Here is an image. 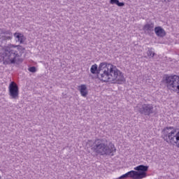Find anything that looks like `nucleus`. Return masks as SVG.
Instances as JSON below:
<instances>
[{"mask_svg": "<svg viewBox=\"0 0 179 179\" xmlns=\"http://www.w3.org/2000/svg\"><path fill=\"white\" fill-rule=\"evenodd\" d=\"M90 72L96 75L98 79L102 82H111L117 85H122L125 82L124 73L110 63L101 62L99 67L95 64L91 66Z\"/></svg>", "mask_w": 179, "mask_h": 179, "instance_id": "nucleus-1", "label": "nucleus"}, {"mask_svg": "<svg viewBox=\"0 0 179 179\" xmlns=\"http://www.w3.org/2000/svg\"><path fill=\"white\" fill-rule=\"evenodd\" d=\"M166 0H164V1L166 2ZM167 2H171V0H167Z\"/></svg>", "mask_w": 179, "mask_h": 179, "instance_id": "nucleus-16", "label": "nucleus"}, {"mask_svg": "<svg viewBox=\"0 0 179 179\" xmlns=\"http://www.w3.org/2000/svg\"><path fill=\"white\" fill-rule=\"evenodd\" d=\"M0 34H5V36L0 38V41H1L3 44H6V42L9 41V40H12V37H13L12 32L9 30L6 31L5 29L0 28Z\"/></svg>", "mask_w": 179, "mask_h": 179, "instance_id": "nucleus-8", "label": "nucleus"}, {"mask_svg": "<svg viewBox=\"0 0 179 179\" xmlns=\"http://www.w3.org/2000/svg\"><path fill=\"white\" fill-rule=\"evenodd\" d=\"M162 83L169 90L179 93V76L177 75L165 74L162 76Z\"/></svg>", "mask_w": 179, "mask_h": 179, "instance_id": "nucleus-5", "label": "nucleus"}, {"mask_svg": "<svg viewBox=\"0 0 179 179\" xmlns=\"http://www.w3.org/2000/svg\"><path fill=\"white\" fill-rule=\"evenodd\" d=\"M154 30L157 37H161V38L166 37V34H167L164 29H163V27H156Z\"/></svg>", "mask_w": 179, "mask_h": 179, "instance_id": "nucleus-10", "label": "nucleus"}, {"mask_svg": "<svg viewBox=\"0 0 179 179\" xmlns=\"http://www.w3.org/2000/svg\"><path fill=\"white\" fill-rule=\"evenodd\" d=\"M28 71L32 73H35V72H37V68L36 66H31L28 69Z\"/></svg>", "mask_w": 179, "mask_h": 179, "instance_id": "nucleus-15", "label": "nucleus"}, {"mask_svg": "<svg viewBox=\"0 0 179 179\" xmlns=\"http://www.w3.org/2000/svg\"><path fill=\"white\" fill-rule=\"evenodd\" d=\"M110 3H111V5H117L120 7L125 6V3L120 2V0H110Z\"/></svg>", "mask_w": 179, "mask_h": 179, "instance_id": "nucleus-12", "label": "nucleus"}, {"mask_svg": "<svg viewBox=\"0 0 179 179\" xmlns=\"http://www.w3.org/2000/svg\"><path fill=\"white\" fill-rule=\"evenodd\" d=\"M91 149L92 152L101 156H114L117 150L114 144L108 145V141L106 138L95 139Z\"/></svg>", "mask_w": 179, "mask_h": 179, "instance_id": "nucleus-3", "label": "nucleus"}, {"mask_svg": "<svg viewBox=\"0 0 179 179\" xmlns=\"http://www.w3.org/2000/svg\"><path fill=\"white\" fill-rule=\"evenodd\" d=\"M0 179H1V176H0Z\"/></svg>", "mask_w": 179, "mask_h": 179, "instance_id": "nucleus-17", "label": "nucleus"}, {"mask_svg": "<svg viewBox=\"0 0 179 179\" xmlns=\"http://www.w3.org/2000/svg\"><path fill=\"white\" fill-rule=\"evenodd\" d=\"M135 171H130L125 174L119 177V179L132 178V179H142L148 177V171H149V166L138 165L134 167Z\"/></svg>", "mask_w": 179, "mask_h": 179, "instance_id": "nucleus-4", "label": "nucleus"}, {"mask_svg": "<svg viewBox=\"0 0 179 179\" xmlns=\"http://www.w3.org/2000/svg\"><path fill=\"white\" fill-rule=\"evenodd\" d=\"M154 29H155L154 22L147 23L143 27V30L144 31L145 33L148 34V36H152V31L155 30Z\"/></svg>", "mask_w": 179, "mask_h": 179, "instance_id": "nucleus-9", "label": "nucleus"}, {"mask_svg": "<svg viewBox=\"0 0 179 179\" xmlns=\"http://www.w3.org/2000/svg\"><path fill=\"white\" fill-rule=\"evenodd\" d=\"M147 55L151 58H153V57L156 55V53L153 52V51L152 50V48H150L147 51Z\"/></svg>", "mask_w": 179, "mask_h": 179, "instance_id": "nucleus-14", "label": "nucleus"}, {"mask_svg": "<svg viewBox=\"0 0 179 179\" xmlns=\"http://www.w3.org/2000/svg\"><path fill=\"white\" fill-rule=\"evenodd\" d=\"M135 110L138 111L142 115H150L155 113L153 105L150 103L138 104Z\"/></svg>", "mask_w": 179, "mask_h": 179, "instance_id": "nucleus-6", "label": "nucleus"}, {"mask_svg": "<svg viewBox=\"0 0 179 179\" xmlns=\"http://www.w3.org/2000/svg\"><path fill=\"white\" fill-rule=\"evenodd\" d=\"M9 96L16 100L19 99V86L15 82H11L8 87Z\"/></svg>", "mask_w": 179, "mask_h": 179, "instance_id": "nucleus-7", "label": "nucleus"}, {"mask_svg": "<svg viewBox=\"0 0 179 179\" xmlns=\"http://www.w3.org/2000/svg\"><path fill=\"white\" fill-rule=\"evenodd\" d=\"M78 90L83 97H86V96H87V87H86V85L78 86Z\"/></svg>", "mask_w": 179, "mask_h": 179, "instance_id": "nucleus-11", "label": "nucleus"}, {"mask_svg": "<svg viewBox=\"0 0 179 179\" xmlns=\"http://www.w3.org/2000/svg\"><path fill=\"white\" fill-rule=\"evenodd\" d=\"M25 48L23 46L13 45L12 48H8L3 53H0V61H3V64H16L17 62H23V59L20 58L24 54Z\"/></svg>", "mask_w": 179, "mask_h": 179, "instance_id": "nucleus-2", "label": "nucleus"}, {"mask_svg": "<svg viewBox=\"0 0 179 179\" xmlns=\"http://www.w3.org/2000/svg\"><path fill=\"white\" fill-rule=\"evenodd\" d=\"M14 36L17 38L18 41H20V44H23V37L24 36L20 33H15Z\"/></svg>", "mask_w": 179, "mask_h": 179, "instance_id": "nucleus-13", "label": "nucleus"}]
</instances>
